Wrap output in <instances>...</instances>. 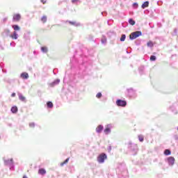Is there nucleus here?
Returning <instances> with one entry per match:
<instances>
[{
	"instance_id": "1",
	"label": "nucleus",
	"mask_w": 178,
	"mask_h": 178,
	"mask_svg": "<svg viewBox=\"0 0 178 178\" xmlns=\"http://www.w3.org/2000/svg\"><path fill=\"white\" fill-rule=\"evenodd\" d=\"M84 60H87V57L81 56L79 59L77 60L76 59V56H74L70 59L72 69H73V67H79L80 70H84V69H86V63H84Z\"/></svg>"
},
{
	"instance_id": "2",
	"label": "nucleus",
	"mask_w": 178,
	"mask_h": 178,
	"mask_svg": "<svg viewBox=\"0 0 178 178\" xmlns=\"http://www.w3.org/2000/svg\"><path fill=\"white\" fill-rule=\"evenodd\" d=\"M116 173L118 175L119 178H126L129 171H127V168H126V164L124 163H118L116 168Z\"/></svg>"
},
{
	"instance_id": "3",
	"label": "nucleus",
	"mask_w": 178,
	"mask_h": 178,
	"mask_svg": "<svg viewBox=\"0 0 178 178\" xmlns=\"http://www.w3.org/2000/svg\"><path fill=\"white\" fill-rule=\"evenodd\" d=\"M127 149L131 155L135 156L138 152V145L136 143H133L131 141H129L127 144Z\"/></svg>"
},
{
	"instance_id": "4",
	"label": "nucleus",
	"mask_w": 178,
	"mask_h": 178,
	"mask_svg": "<svg viewBox=\"0 0 178 178\" xmlns=\"http://www.w3.org/2000/svg\"><path fill=\"white\" fill-rule=\"evenodd\" d=\"M3 165L4 166H8L10 170H15V162L13 161V159H5L3 158Z\"/></svg>"
},
{
	"instance_id": "5",
	"label": "nucleus",
	"mask_w": 178,
	"mask_h": 178,
	"mask_svg": "<svg viewBox=\"0 0 178 178\" xmlns=\"http://www.w3.org/2000/svg\"><path fill=\"white\" fill-rule=\"evenodd\" d=\"M127 95L128 97L134 99L137 97V93L136 92V90L133 89V88H130L129 89H127Z\"/></svg>"
},
{
	"instance_id": "6",
	"label": "nucleus",
	"mask_w": 178,
	"mask_h": 178,
	"mask_svg": "<svg viewBox=\"0 0 178 178\" xmlns=\"http://www.w3.org/2000/svg\"><path fill=\"white\" fill-rule=\"evenodd\" d=\"M140 35H143V32H141V31H136L132 32L129 35V40H131V41H133V40H136V38H138V37H140Z\"/></svg>"
},
{
	"instance_id": "7",
	"label": "nucleus",
	"mask_w": 178,
	"mask_h": 178,
	"mask_svg": "<svg viewBox=\"0 0 178 178\" xmlns=\"http://www.w3.org/2000/svg\"><path fill=\"white\" fill-rule=\"evenodd\" d=\"M106 159H108V156L106 154V153H101L97 156L98 163H104Z\"/></svg>"
},
{
	"instance_id": "8",
	"label": "nucleus",
	"mask_w": 178,
	"mask_h": 178,
	"mask_svg": "<svg viewBox=\"0 0 178 178\" xmlns=\"http://www.w3.org/2000/svg\"><path fill=\"white\" fill-rule=\"evenodd\" d=\"M113 128V124H106L105 127V129H103L104 134H106V136H108V134H111Z\"/></svg>"
},
{
	"instance_id": "9",
	"label": "nucleus",
	"mask_w": 178,
	"mask_h": 178,
	"mask_svg": "<svg viewBox=\"0 0 178 178\" xmlns=\"http://www.w3.org/2000/svg\"><path fill=\"white\" fill-rule=\"evenodd\" d=\"M117 106H120L121 108H125L127 105V102L126 100L118 99L115 102Z\"/></svg>"
},
{
	"instance_id": "10",
	"label": "nucleus",
	"mask_w": 178,
	"mask_h": 178,
	"mask_svg": "<svg viewBox=\"0 0 178 178\" xmlns=\"http://www.w3.org/2000/svg\"><path fill=\"white\" fill-rule=\"evenodd\" d=\"M166 161H167L169 166H173V165H175V157L170 156L166 159Z\"/></svg>"
},
{
	"instance_id": "11",
	"label": "nucleus",
	"mask_w": 178,
	"mask_h": 178,
	"mask_svg": "<svg viewBox=\"0 0 178 178\" xmlns=\"http://www.w3.org/2000/svg\"><path fill=\"white\" fill-rule=\"evenodd\" d=\"M3 37H10V30L8 28L5 29L2 33Z\"/></svg>"
},
{
	"instance_id": "12",
	"label": "nucleus",
	"mask_w": 178,
	"mask_h": 178,
	"mask_svg": "<svg viewBox=\"0 0 178 178\" xmlns=\"http://www.w3.org/2000/svg\"><path fill=\"white\" fill-rule=\"evenodd\" d=\"M20 19H22L20 14H15L13 17V22H20Z\"/></svg>"
},
{
	"instance_id": "13",
	"label": "nucleus",
	"mask_w": 178,
	"mask_h": 178,
	"mask_svg": "<svg viewBox=\"0 0 178 178\" xmlns=\"http://www.w3.org/2000/svg\"><path fill=\"white\" fill-rule=\"evenodd\" d=\"M102 131H104V125L99 124L96 127V133H97V134H101V133H102Z\"/></svg>"
},
{
	"instance_id": "14",
	"label": "nucleus",
	"mask_w": 178,
	"mask_h": 178,
	"mask_svg": "<svg viewBox=\"0 0 178 178\" xmlns=\"http://www.w3.org/2000/svg\"><path fill=\"white\" fill-rule=\"evenodd\" d=\"M59 83H60V79H56L53 82L49 83V86L51 88L55 87V86H58V84H59Z\"/></svg>"
},
{
	"instance_id": "15",
	"label": "nucleus",
	"mask_w": 178,
	"mask_h": 178,
	"mask_svg": "<svg viewBox=\"0 0 178 178\" xmlns=\"http://www.w3.org/2000/svg\"><path fill=\"white\" fill-rule=\"evenodd\" d=\"M18 98L19 101L22 102H27V99H26V97L23 96V94L18 92Z\"/></svg>"
},
{
	"instance_id": "16",
	"label": "nucleus",
	"mask_w": 178,
	"mask_h": 178,
	"mask_svg": "<svg viewBox=\"0 0 178 178\" xmlns=\"http://www.w3.org/2000/svg\"><path fill=\"white\" fill-rule=\"evenodd\" d=\"M10 38H12L13 40H17V38H19V34L17 31H13L11 35H10Z\"/></svg>"
},
{
	"instance_id": "17",
	"label": "nucleus",
	"mask_w": 178,
	"mask_h": 178,
	"mask_svg": "<svg viewBox=\"0 0 178 178\" xmlns=\"http://www.w3.org/2000/svg\"><path fill=\"white\" fill-rule=\"evenodd\" d=\"M71 26H74V27H79L80 26V23L76 21H67Z\"/></svg>"
},
{
	"instance_id": "18",
	"label": "nucleus",
	"mask_w": 178,
	"mask_h": 178,
	"mask_svg": "<svg viewBox=\"0 0 178 178\" xmlns=\"http://www.w3.org/2000/svg\"><path fill=\"white\" fill-rule=\"evenodd\" d=\"M29 73L27 72H22L20 74V78L23 79L24 80H27V79H29Z\"/></svg>"
},
{
	"instance_id": "19",
	"label": "nucleus",
	"mask_w": 178,
	"mask_h": 178,
	"mask_svg": "<svg viewBox=\"0 0 178 178\" xmlns=\"http://www.w3.org/2000/svg\"><path fill=\"white\" fill-rule=\"evenodd\" d=\"M11 27L13 29L14 31H20V26L17 24H13Z\"/></svg>"
},
{
	"instance_id": "20",
	"label": "nucleus",
	"mask_w": 178,
	"mask_h": 178,
	"mask_svg": "<svg viewBox=\"0 0 178 178\" xmlns=\"http://www.w3.org/2000/svg\"><path fill=\"white\" fill-rule=\"evenodd\" d=\"M47 109H52L54 108V103L52 102L49 101L46 104Z\"/></svg>"
},
{
	"instance_id": "21",
	"label": "nucleus",
	"mask_w": 178,
	"mask_h": 178,
	"mask_svg": "<svg viewBox=\"0 0 178 178\" xmlns=\"http://www.w3.org/2000/svg\"><path fill=\"white\" fill-rule=\"evenodd\" d=\"M149 6V1H146L143 2V3L141 6L142 9H145V8H148Z\"/></svg>"
},
{
	"instance_id": "22",
	"label": "nucleus",
	"mask_w": 178,
	"mask_h": 178,
	"mask_svg": "<svg viewBox=\"0 0 178 178\" xmlns=\"http://www.w3.org/2000/svg\"><path fill=\"white\" fill-rule=\"evenodd\" d=\"M145 69V67H144L143 65H141L140 67H139L138 72H139V74H140V76H143V74H144Z\"/></svg>"
},
{
	"instance_id": "23",
	"label": "nucleus",
	"mask_w": 178,
	"mask_h": 178,
	"mask_svg": "<svg viewBox=\"0 0 178 178\" xmlns=\"http://www.w3.org/2000/svg\"><path fill=\"white\" fill-rule=\"evenodd\" d=\"M39 175H42V176H44V175H47V170H45L44 168H40L38 170Z\"/></svg>"
},
{
	"instance_id": "24",
	"label": "nucleus",
	"mask_w": 178,
	"mask_h": 178,
	"mask_svg": "<svg viewBox=\"0 0 178 178\" xmlns=\"http://www.w3.org/2000/svg\"><path fill=\"white\" fill-rule=\"evenodd\" d=\"M17 111H18L17 106H13V107H11L12 113H17Z\"/></svg>"
},
{
	"instance_id": "25",
	"label": "nucleus",
	"mask_w": 178,
	"mask_h": 178,
	"mask_svg": "<svg viewBox=\"0 0 178 178\" xmlns=\"http://www.w3.org/2000/svg\"><path fill=\"white\" fill-rule=\"evenodd\" d=\"M171 154H172V151H170V149H166L164 150V155H165L166 156L170 155Z\"/></svg>"
},
{
	"instance_id": "26",
	"label": "nucleus",
	"mask_w": 178,
	"mask_h": 178,
	"mask_svg": "<svg viewBox=\"0 0 178 178\" xmlns=\"http://www.w3.org/2000/svg\"><path fill=\"white\" fill-rule=\"evenodd\" d=\"M40 49L43 54H47L48 52V47H42Z\"/></svg>"
},
{
	"instance_id": "27",
	"label": "nucleus",
	"mask_w": 178,
	"mask_h": 178,
	"mask_svg": "<svg viewBox=\"0 0 178 178\" xmlns=\"http://www.w3.org/2000/svg\"><path fill=\"white\" fill-rule=\"evenodd\" d=\"M128 22H129V24L131 26H134V24H136V21H134V19H133V18H130V19L128 20Z\"/></svg>"
},
{
	"instance_id": "28",
	"label": "nucleus",
	"mask_w": 178,
	"mask_h": 178,
	"mask_svg": "<svg viewBox=\"0 0 178 178\" xmlns=\"http://www.w3.org/2000/svg\"><path fill=\"white\" fill-rule=\"evenodd\" d=\"M126 40V34H122L121 35V38L120 39V41H121V42H123L124 41Z\"/></svg>"
},
{
	"instance_id": "29",
	"label": "nucleus",
	"mask_w": 178,
	"mask_h": 178,
	"mask_svg": "<svg viewBox=\"0 0 178 178\" xmlns=\"http://www.w3.org/2000/svg\"><path fill=\"white\" fill-rule=\"evenodd\" d=\"M72 3L74 5H77L78 3H81V1L80 0H72Z\"/></svg>"
},
{
	"instance_id": "30",
	"label": "nucleus",
	"mask_w": 178,
	"mask_h": 178,
	"mask_svg": "<svg viewBox=\"0 0 178 178\" xmlns=\"http://www.w3.org/2000/svg\"><path fill=\"white\" fill-rule=\"evenodd\" d=\"M47 18L46 15H44L42 17L41 22H42V23H47Z\"/></svg>"
},
{
	"instance_id": "31",
	"label": "nucleus",
	"mask_w": 178,
	"mask_h": 178,
	"mask_svg": "<svg viewBox=\"0 0 178 178\" xmlns=\"http://www.w3.org/2000/svg\"><path fill=\"white\" fill-rule=\"evenodd\" d=\"M147 45L149 48H152L154 47V42H152V41H149Z\"/></svg>"
},
{
	"instance_id": "32",
	"label": "nucleus",
	"mask_w": 178,
	"mask_h": 178,
	"mask_svg": "<svg viewBox=\"0 0 178 178\" xmlns=\"http://www.w3.org/2000/svg\"><path fill=\"white\" fill-rule=\"evenodd\" d=\"M150 60L151 62H155L156 60V56L154 55L150 56Z\"/></svg>"
},
{
	"instance_id": "33",
	"label": "nucleus",
	"mask_w": 178,
	"mask_h": 178,
	"mask_svg": "<svg viewBox=\"0 0 178 178\" xmlns=\"http://www.w3.org/2000/svg\"><path fill=\"white\" fill-rule=\"evenodd\" d=\"M96 98H97V99H101V98H102V92H99L96 95Z\"/></svg>"
},
{
	"instance_id": "34",
	"label": "nucleus",
	"mask_w": 178,
	"mask_h": 178,
	"mask_svg": "<svg viewBox=\"0 0 178 178\" xmlns=\"http://www.w3.org/2000/svg\"><path fill=\"white\" fill-rule=\"evenodd\" d=\"M70 159V158L66 159L63 163H60V166H63L64 165H66V163L69 162Z\"/></svg>"
},
{
	"instance_id": "35",
	"label": "nucleus",
	"mask_w": 178,
	"mask_h": 178,
	"mask_svg": "<svg viewBox=\"0 0 178 178\" xmlns=\"http://www.w3.org/2000/svg\"><path fill=\"white\" fill-rule=\"evenodd\" d=\"M138 140H139L140 143H143L144 141V136L143 135H139Z\"/></svg>"
},
{
	"instance_id": "36",
	"label": "nucleus",
	"mask_w": 178,
	"mask_h": 178,
	"mask_svg": "<svg viewBox=\"0 0 178 178\" xmlns=\"http://www.w3.org/2000/svg\"><path fill=\"white\" fill-rule=\"evenodd\" d=\"M106 37L105 35H103V38H102V44H106Z\"/></svg>"
},
{
	"instance_id": "37",
	"label": "nucleus",
	"mask_w": 178,
	"mask_h": 178,
	"mask_svg": "<svg viewBox=\"0 0 178 178\" xmlns=\"http://www.w3.org/2000/svg\"><path fill=\"white\" fill-rule=\"evenodd\" d=\"M135 44L136 45L138 46V45H141V40L138 39V40H136L135 41Z\"/></svg>"
},
{
	"instance_id": "38",
	"label": "nucleus",
	"mask_w": 178,
	"mask_h": 178,
	"mask_svg": "<svg viewBox=\"0 0 178 178\" xmlns=\"http://www.w3.org/2000/svg\"><path fill=\"white\" fill-rule=\"evenodd\" d=\"M29 127L34 129V127H35V123L34 122H30L29 123Z\"/></svg>"
},
{
	"instance_id": "39",
	"label": "nucleus",
	"mask_w": 178,
	"mask_h": 178,
	"mask_svg": "<svg viewBox=\"0 0 178 178\" xmlns=\"http://www.w3.org/2000/svg\"><path fill=\"white\" fill-rule=\"evenodd\" d=\"M133 8H134L135 9H137V8H138V3H133Z\"/></svg>"
},
{
	"instance_id": "40",
	"label": "nucleus",
	"mask_w": 178,
	"mask_h": 178,
	"mask_svg": "<svg viewBox=\"0 0 178 178\" xmlns=\"http://www.w3.org/2000/svg\"><path fill=\"white\" fill-rule=\"evenodd\" d=\"M10 47H16V42H15L14 41H12L10 43Z\"/></svg>"
},
{
	"instance_id": "41",
	"label": "nucleus",
	"mask_w": 178,
	"mask_h": 178,
	"mask_svg": "<svg viewBox=\"0 0 178 178\" xmlns=\"http://www.w3.org/2000/svg\"><path fill=\"white\" fill-rule=\"evenodd\" d=\"M172 35H177V29H175L172 33Z\"/></svg>"
},
{
	"instance_id": "42",
	"label": "nucleus",
	"mask_w": 178,
	"mask_h": 178,
	"mask_svg": "<svg viewBox=\"0 0 178 178\" xmlns=\"http://www.w3.org/2000/svg\"><path fill=\"white\" fill-rule=\"evenodd\" d=\"M0 67H1V69H3V67H5V65L3 63H1Z\"/></svg>"
},
{
	"instance_id": "43",
	"label": "nucleus",
	"mask_w": 178,
	"mask_h": 178,
	"mask_svg": "<svg viewBox=\"0 0 178 178\" xmlns=\"http://www.w3.org/2000/svg\"><path fill=\"white\" fill-rule=\"evenodd\" d=\"M108 152H111L112 151V146L109 145L108 147Z\"/></svg>"
},
{
	"instance_id": "44",
	"label": "nucleus",
	"mask_w": 178,
	"mask_h": 178,
	"mask_svg": "<svg viewBox=\"0 0 178 178\" xmlns=\"http://www.w3.org/2000/svg\"><path fill=\"white\" fill-rule=\"evenodd\" d=\"M174 139L176 140V141H178V136L174 135Z\"/></svg>"
},
{
	"instance_id": "45",
	"label": "nucleus",
	"mask_w": 178,
	"mask_h": 178,
	"mask_svg": "<svg viewBox=\"0 0 178 178\" xmlns=\"http://www.w3.org/2000/svg\"><path fill=\"white\" fill-rule=\"evenodd\" d=\"M163 2L162 1H157V5L159 6H161L162 5Z\"/></svg>"
},
{
	"instance_id": "46",
	"label": "nucleus",
	"mask_w": 178,
	"mask_h": 178,
	"mask_svg": "<svg viewBox=\"0 0 178 178\" xmlns=\"http://www.w3.org/2000/svg\"><path fill=\"white\" fill-rule=\"evenodd\" d=\"M3 23H6V22H8V18L7 17L3 18Z\"/></svg>"
},
{
	"instance_id": "47",
	"label": "nucleus",
	"mask_w": 178,
	"mask_h": 178,
	"mask_svg": "<svg viewBox=\"0 0 178 178\" xmlns=\"http://www.w3.org/2000/svg\"><path fill=\"white\" fill-rule=\"evenodd\" d=\"M11 97H12L13 98H14V97H16V93H15V92H13V93L11 94Z\"/></svg>"
},
{
	"instance_id": "48",
	"label": "nucleus",
	"mask_w": 178,
	"mask_h": 178,
	"mask_svg": "<svg viewBox=\"0 0 178 178\" xmlns=\"http://www.w3.org/2000/svg\"><path fill=\"white\" fill-rule=\"evenodd\" d=\"M56 72H58V69H55V70H53L54 74H56Z\"/></svg>"
},
{
	"instance_id": "49",
	"label": "nucleus",
	"mask_w": 178,
	"mask_h": 178,
	"mask_svg": "<svg viewBox=\"0 0 178 178\" xmlns=\"http://www.w3.org/2000/svg\"><path fill=\"white\" fill-rule=\"evenodd\" d=\"M41 2L43 3V4L47 3V0H40Z\"/></svg>"
},
{
	"instance_id": "50",
	"label": "nucleus",
	"mask_w": 178,
	"mask_h": 178,
	"mask_svg": "<svg viewBox=\"0 0 178 178\" xmlns=\"http://www.w3.org/2000/svg\"><path fill=\"white\" fill-rule=\"evenodd\" d=\"M2 72H3V73H7V71H6V69H2Z\"/></svg>"
},
{
	"instance_id": "51",
	"label": "nucleus",
	"mask_w": 178,
	"mask_h": 178,
	"mask_svg": "<svg viewBox=\"0 0 178 178\" xmlns=\"http://www.w3.org/2000/svg\"><path fill=\"white\" fill-rule=\"evenodd\" d=\"M107 23H108V26H111V24L109 23V21H108Z\"/></svg>"
},
{
	"instance_id": "52",
	"label": "nucleus",
	"mask_w": 178,
	"mask_h": 178,
	"mask_svg": "<svg viewBox=\"0 0 178 178\" xmlns=\"http://www.w3.org/2000/svg\"><path fill=\"white\" fill-rule=\"evenodd\" d=\"M174 112H175V114H177V111L175 110Z\"/></svg>"
},
{
	"instance_id": "53",
	"label": "nucleus",
	"mask_w": 178,
	"mask_h": 178,
	"mask_svg": "<svg viewBox=\"0 0 178 178\" xmlns=\"http://www.w3.org/2000/svg\"><path fill=\"white\" fill-rule=\"evenodd\" d=\"M8 126H9L10 127H12V124H8Z\"/></svg>"
},
{
	"instance_id": "54",
	"label": "nucleus",
	"mask_w": 178,
	"mask_h": 178,
	"mask_svg": "<svg viewBox=\"0 0 178 178\" xmlns=\"http://www.w3.org/2000/svg\"><path fill=\"white\" fill-rule=\"evenodd\" d=\"M104 13H104V12H102V15L104 16Z\"/></svg>"
},
{
	"instance_id": "55",
	"label": "nucleus",
	"mask_w": 178,
	"mask_h": 178,
	"mask_svg": "<svg viewBox=\"0 0 178 178\" xmlns=\"http://www.w3.org/2000/svg\"><path fill=\"white\" fill-rule=\"evenodd\" d=\"M127 54H129V51H127Z\"/></svg>"
},
{
	"instance_id": "56",
	"label": "nucleus",
	"mask_w": 178,
	"mask_h": 178,
	"mask_svg": "<svg viewBox=\"0 0 178 178\" xmlns=\"http://www.w3.org/2000/svg\"><path fill=\"white\" fill-rule=\"evenodd\" d=\"M33 54H35V51H33Z\"/></svg>"
},
{
	"instance_id": "57",
	"label": "nucleus",
	"mask_w": 178,
	"mask_h": 178,
	"mask_svg": "<svg viewBox=\"0 0 178 178\" xmlns=\"http://www.w3.org/2000/svg\"><path fill=\"white\" fill-rule=\"evenodd\" d=\"M172 107H170V109H172Z\"/></svg>"
}]
</instances>
